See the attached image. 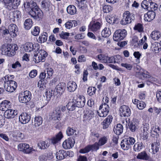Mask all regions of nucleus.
I'll return each mask as SVG.
<instances>
[{"mask_svg": "<svg viewBox=\"0 0 161 161\" xmlns=\"http://www.w3.org/2000/svg\"><path fill=\"white\" fill-rule=\"evenodd\" d=\"M50 6V3L46 0H43L42 2L41 7L44 9H48Z\"/></svg>", "mask_w": 161, "mask_h": 161, "instance_id": "obj_53", "label": "nucleus"}, {"mask_svg": "<svg viewBox=\"0 0 161 161\" xmlns=\"http://www.w3.org/2000/svg\"><path fill=\"white\" fill-rule=\"evenodd\" d=\"M91 150L90 145H89L83 149H81L80 151V152L82 153H88Z\"/></svg>", "mask_w": 161, "mask_h": 161, "instance_id": "obj_60", "label": "nucleus"}, {"mask_svg": "<svg viewBox=\"0 0 161 161\" xmlns=\"http://www.w3.org/2000/svg\"><path fill=\"white\" fill-rule=\"evenodd\" d=\"M63 137L62 132L60 131L55 136L51 139L50 141L53 144H56L61 140Z\"/></svg>", "mask_w": 161, "mask_h": 161, "instance_id": "obj_21", "label": "nucleus"}, {"mask_svg": "<svg viewBox=\"0 0 161 161\" xmlns=\"http://www.w3.org/2000/svg\"><path fill=\"white\" fill-rule=\"evenodd\" d=\"M33 44L31 42H28L26 43L24 45V48L25 50L27 52H30L32 50Z\"/></svg>", "mask_w": 161, "mask_h": 161, "instance_id": "obj_43", "label": "nucleus"}, {"mask_svg": "<svg viewBox=\"0 0 161 161\" xmlns=\"http://www.w3.org/2000/svg\"><path fill=\"white\" fill-rule=\"evenodd\" d=\"M161 36L160 32L158 31H154L152 32L150 37L152 39L154 40H158Z\"/></svg>", "mask_w": 161, "mask_h": 161, "instance_id": "obj_33", "label": "nucleus"}, {"mask_svg": "<svg viewBox=\"0 0 161 161\" xmlns=\"http://www.w3.org/2000/svg\"><path fill=\"white\" fill-rule=\"evenodd\" d=\"M155 15V13L154 11H149L144 14V20L147 21H151L154 19Z\"/></svg>", "mask_w": 161, "mask_h": 161, "instance_id": "obj_19", "label": "nucleus"}, {"mask_svg": "<svg viewBox=\"0 0 161 161\" xmlns=\"http://www.w3.org/2000/svg\"><path fill=\"white\" fill-rule=\"evenodd\" d=\"M49 119L54 120H59L60 119V114L56 112H53L50 115Z\"/></svg>", "mask_w": 161, "mask_h": 161, "instance_id": "obj_36", "label": "nucleus"}, {"mask_svg": "<svg viewBox=\"0 0 161 161\" xmlns=\"http://www.w3.org/2000/svg\"><path fill=\"white\" fill-rule=\"evenodd\" d=\"M17 114V111L15 110L8 109L5 111L4 114L5 117L7 119L14 118Z\"/></svg>", "mask_w": 161, "mask_h": 161, "instance_id": "obj_22", "label": "nucleus"}, {"mask_svg": "<svg viewBox=\"0 0 161 161\" xmlns=\"http://www.w3.org/2000/svg\"><path fill=\"white\" fill-rule=\"evenodd\" d=\"M102 23L98 21L91 22L89 25V30L92 32H96L99 30L102 25Z\"/></svg>", "mask_w": 161, "mask_h": 161, "instance_id": "obj_12", "label": "nucleus"}, {"mask_svg": "<svg viewBox=\"0 0 161 161\" xmlns=\"http://www.w3.org/2000/svg\"><path fill=\"white\" fill-rule=\"evenodd\" d=\"M49 145L47 142L45 141L40 142L38 144V146L41 149H44L48 147Z\"/></svg>", "mask_w": 161, "mask_h": 161, "instance_id": "obj_40", "label": "nucleus"}, {"mask_svg": "<svg viewBox=\"0 0 161 161\" xmlns=\"http://www.w3.org/2000/svg\"><path fill=\"white\" fill-rule=\"evenodd\" d=\"M121 146L122 148L124 150H127L131 147V146H130L125 139L122 141Z\"/></svg>", "mask_w": 161, "mask_h": 161, "instance_id": "obj_39", "label": "nucleus"}, {"mask_svg": "<svg viewBox=\"0 0 161 161\" xmlns=\"http://www.w3.org/2000/svg\"><path fill=\"white\" fill-rule=\"evenodd\" d=\"M66 87L65 84L64 82L58 84L56 87V92L61 95L64 91Z\"/></svg>", "mask_w": 161, "mask_h": 161, "instance_id": "obj_24", "label": "nucleus"}, {"mask_svg": "<svg viewBox=\"0 0 161 161\" xmlns=\"http://www.w3.org/2000/svg\"><path fill=\"white\" fill-rule=\"evenodd\" d=\"M77 85L75 82L69 81L67 84V88L70 92L74 91L77 88Z\"/></svg>", "mask_w": 161, "mask_h": 161, "instance_id": "obj_28", "label": "nucleus"}, {"mask_svg": "<svg viewBox=\"0 0 161 161\" xmlns=\"http://www.w3.org/2000/svg\"><path fill=\"white\" fill-rule=\"evenodd\" d=\"M144 147L143 143L137 142L133 146V150L135 152H139Z\"/></svg>", "mask_w": 161, "mask_h": 161, "instance_id": "obj_29", "label": "nucleus"}, {"mask_svg": "<svg viewBox=\"0 0 161 161\" xmlns=\"http://www.w3.org/2000/svg\"><path fill=\"white\" fill-rule=\"evenodd\" d=\"M125 139L126 140L130 146L133 145L136 141L135 138L133 137H129Z\"/></svg>", "mask_w": 161, "mask_h": 161, "instance_id": "obj_55", "label": "nucleus"}, {"mask_svg": "<svg viewBox=\"0 0 161 161\" xmlns=\"http://www.w3.org/2000/svg\"><path fill=\"white\" fill-rule=\"evenodd\" d=\"M14 78L13 75H8L5 76L4 79V86L5 90L9 92H13L17 86L16 82L11 79Z\"/></svg>", "mask_w": 161, "mask_h": 161, "instance_id": "obj_2", "label": "nucleus"}, {"mask_svg": "<svg viewBox=\"0 0 161 161\" xmlns=\"http://www.w3.org/2000/svg\"><path fill=\"white\" fill-rule=\"evenodd\" d=\"M91 150L90 145H89L83 149H81L80 151V152L82 153H88Z\"/></svg>", "mask_w": 161, "mask_h": 161, "instance_id": "obj_59", "label": "nucleus"}, {"mask_svg": "<svg viewBox=\"0 0 161 161\" xmlns=\"http://www.w3.org/2000/svg\"><path fill=\"white\" fill-rule=\"evenodd\" d=\"M77 25V22L75 20L69 21L65 24V27L67 29H70L73 26L75 27Z\"/></svg>", "mask_w": 161, "mask_h": 161, "instance_id": "obj_34", "label": "nucleus"}, {"mask_svg": "<svg viewBox=\"0 0 161 161\" xmlns=\"http://www.w3.org/2000/svg\"><path fill=\"white\" fill-rule=\"evenodd\" d=\"M103 9L104 13H108L112 11L113 9V8L110 6L108 5H103Z\"/></svg>", "mask_w": 161, "mask_h": 161, "instance_id": "obj_47", "label": "nucleus"}, {"mask_svg": "<svg viewBox=\"0 0 161 161\" xmlns=\"http://www.w3.org/2000/svg\"><path fill=\"white\" fill-rule=\"evenodd\" d=\"M11 103L10 101L4 100L0 104V110L6 111L11 108Z\"/></svg>", "mask_w": 161, "mask_h": 161, "instance_id": "obj_17", "label": "nucleus"}, {"mask_svg": "<svg viewBox=\"0 0 161 161\" xmlns=\"http://www.w3.org/2000/svg\"><path fill=\"white\" fill-rule=\"evenodd\" d=\"M59 35L61 38L64 39H67L68 37L69 36V33L68 32H64V31H62Z\"/></svg>", "mask_w": 161, "mask_h": 161, "instance_id": "obj_62", "label": "nucleus"}, {"mask_svg": "<svg viewBox=\"0 0 161 161\" xmlns=\"http://www.w3.org/2000/svg\"><path fill=\"white\" fill-rule=\"evenodd\" d=\"M18 148L19 151L26 154H29L33 151H35V150L30 147L29 145L26 143H20L18 146Z\"/></svg>", "mask_w": 161, "mask_h": 161, "instance_id": "obj_10", "label": "nucleus"}, {"mask_svg": "<svg viewBox=\"0 0 161 161\" xmlns=\"http://www.w3.org/2000/svg\"><path fill=\"white\" fill-rule=\"evenodd\" d=\"M30 116L26 113H22L19 117V121L23 124L28 123L30 121Z\"/></svg>", "mask_w": 161, "mask_h": 161, "instance_id": "obj_15", "label": "nucleus"}, {"mask_svg": "<svg viewBox=\"0 0 161 161\" xmlns=\"http://www.w3.org/2000/svg\"><path fill=\"white\" fill-rule=\"evenodd\" d=\"M113 119L112 116L109 115L103 120L102 123L103 129H105L108 127L112 121Z\"/></svg>", "mask_w": 161, "mask_h": 161, "instance_id": "obj_23", "label": "nucleus"}, {"mask_svg": "<svg viewBox=\"0 0 161 161\" xmlns=\"http://www.w3.org/2000/svg\"><path fill=\"white\" fill-rule=\"evenodd\" d=\"M151 149L153 150V154H155L159 150L160 147V143L159 142L156 141L153 143L151 145Z\"/></svg>", "mask_w": 161, "mask_h": 161, "instance_id": "obj_32", "label": "nucleus"}, {"mask_svg": "<svg viewBox=\"0 0 161 161\" xmlns=\"http://www.w3.org/2000/svg\"><path fill=\"white\" fill-rule=\"evenodd\" d=\"M67 156L66 152L64 150H59L56 153V158L58 159H63Z\"/></svg>", "mask_w": 161, "mask_h": 161, "instance_id": "obj_25", "label": "nucleus"}, {"mask_svg": "<svg viewBox=\"0 0 161 161\" xmlns=\"http://www.w3.org/2000/svg\"><path fill=\"white\" fill-rule=\"evenodd\" d=\"M158 5L156 3L152 1L150 4V8H148L149 11H154L157 10Z\"/></svg>", "mask_w": 161, "mask_h": 161, "instance_id": "obj_49", "label": "nucleus"}, {"mask_svg": "<svg viewBox=\"0 0 161 161\" xmlns=\"http://www.w3.org/2000/svg\"><path fill=\"white\" fill-rule=\"evenodd\" d=\"M137 106L139 109L142 110L145 107L146 104L144 102L140 101L138 102Z\"/></svg>", "mask_w": 161, "mask_h": 161, "instance_id": "obj_58", "label": "nucleus"}, {"mask_svg": "<svg viewBox=\"0 0 161 161\" xmlns=\"http://www.w3.org/2000/svg\"><path fill=\"white\" fill-rule=\"evenodd\" d=\"M85 98L83 96H80L76 100L75 103L76 106L78 108L84 107L85 103Z\"/></svg>", "mask_w": 161, "mask_h": 161, "instance_id": "obj_20", "label": "nucleus"}, {"mask_svg": "<svg viewBox=\"0 0 161 161\" xmlns=\"http://www.w3.org/2000/svg\"><path fill=\"white\" fill-rule=\"evenodd\" d=\"M120 114L122 117H129L131 114V110L129 107L125 105L121 106L119 108Z\"/></svg>", "mask_w": 161, "mask_h": 161, "instance_id": "obj_11", "label": "nucleus"}, {"mask_svg": "<svg viewBox=\"0 0 161 161\" xmlns=\"http://www.w3.org/2000/svg\"><path fill=\"white\" fill-rule=\"evenodd\" d=\"M152 1V0H144L141 3L142 7L144 9L147 8V7L149 5L150 3H151Z\"/></svg>", "mask_w": 161, "mask_h": 161, "instance_id": "obj_48", "label": "nucleus"}, {"mask_svg": "<svg viewBox=\"0 0 161 161\" xmlns=\"http://www.w3.org/2000/svg\"><path fill=\"white\" fill-rule=\"evenodd\" d=\"M32 21L31 19H26L24 23L25 28L27 30L30 29L32 25Z\"/></svg>", "mask_w": 161, "mask_h": 161, "instance_id": "obj_37", "label": "nucleus"}, {"mask_svg": "<svg viewBox=\"0 0 161 161\" xmlns=\"http://www.w3.org/2000/svg\"><path fill=\"white\" fill-rule=\"evenodd\" d=\"M91 150H97L99 148V146H100L98 143L95 142L92 145H89Z\"/></svg>", "mask_w": 161, "mask_h": 161, "instance_id": "obj_61", "label": "nucleus"}, {"mask_svg": "<svg viewBox=\"0 0 161 161\" xmlns=\"http://www.w3.org/2000/svg\"><path fill=\"white\" fill-rule=\"evenodd\" d=\"M107 137L103 136L99 139L98 143L100 146H102L105 144L107 142Z\"/></svg>", "mask_w": 161, "mask_h": 161, "instance_id": "obj_52", "label": "nucleus"}, {"mask_svg": "<svg viewBox=\"0 0 161 161\" xmlns=\"http://www.w3.org/2000/svg\"><path fill=\"white\" fill-rule=\"evenodd\" d=\"M46 74H47V78H49L52 76L53 73V70L52 68H48L46 69Z\"/></svg>", "mask_w": 161, "mask_h": 161, "instance_id": "obj_57", "label": "nucleus"}, {"mask_svg": "<svg viewBox=\"0 0 161 161\" xmlns=\"http://www.w3.org/2000/svg\"><path fill=\"white\" fill-rule=\"evenodd\" d=\"M123 17V18L120 21V23L124 25L130 24L135 19L134 14L130 13L128 11L124 13Z\"/></svg>", "mask_w": 161, "mask_h": 161, "instance_id": "obj_4", "label": "nucleus"}, {"mask_svg": "<svg viewBox=\"0 0 161 161\" xmlns=\"http://www.w3.org/2000/svg\"><path fill=\"white\" fill-rule=\"evenodd\" d=\"M136 158L144 160H148L150 158V154L144 151L138 153Z\"/></svg>", "mask_w": 161, "mask_h": 161, "instance_id": "obj_18", "label": "nucleus"}, {"mask_svg": "<svg viewBox=\"0 0 161 161\" xmlns=\"http://www.w3.org/2000/svg\"><path fill=\"white\" fill-rule=\"evenodd\" d=\"M96 91V89L95 87H90L88 89L87 92L88 94L91 96L95 94Z\"/></svg>", "mask_w": 161, "mask_h": 161, "instance_id": "obj_50", "label": "nucleus"}, {"mask_svg": "<svg viewBox=\"0 0 161 161\" xmlns=\"http://www.w3.org/2000/svg\"><path fill=\"white\" fill-rule=\"evenodd\" d=\"M75 143V140L73 138H69L63 142L62 146L64 149H69L74 146Z\"/></svg>", "mask_w": 161, "mask_h": 161, "instance_id": "obj_14", "label": "nucleus"}, {"mask_svg": "<svg viewBox=\"0 0 161 161\" xmlns=\"http://www.w3.org/2000/svg\"><path fill=\"white\" fill-rule=\"evenodd\" d=\"M76 107H77L76 106V104L75 102L74 103H72L69 102L66 105V107L68 109L71 111L75 110Z\"/></svg>", "mask_w": 161, "mask_h": 161, "instance_id": "obj_46", "label": "nucleus"}, {"mask_svg": "<svg viewBox=\"0 0 161 161\" xmlns=\"http://www.w3.org/2000/svg\"><path fill=\"white\" fill-rule=\"evenodd\" d=\"M134 29L139 32H143V25L140 23H138L134 27Z\"/></svg>", "mask_w": 161, "mask_h": 161, "instance_id": "obj_45", "label": "nucleus"}, {"mask_svg": "<svg viewBox=\"0 0 161 161\" xmlns=\"http://www.w3.org/2000/svg\"><path fill=\"white\" fill-rule=\"evenodd\" d=\"M10 31V35L12 37H16L19 33L18 28L16 25L12 24L8 27Z\"/></svg>", "mask_w": 161, "mask_h": 161, "instance_id": "obj_13", "label": "nucleus"}, {"mask_svg": "<svg viewBox=\"0 0 161 161\" xmlns=\"http://www.w3.org/2000/svg\"><path fill=\"white\" fill-rule=\"evenodd\" d=\"M20 12L19 11L16 10L11 13V15L14 19H18L20 15Z\"/></svg>", "mask_w": 161, "mask_h": 161, "instance_id": "obj_54", "label": "nucleus"}, {"mask_svg": "<svg viewBox=\"0 0 161 161\" xmlns=\"http://www.w3.org/2000/svg\"><path fill=\"white\" fill-rule=\"evenodd\" d=\"M5 7L9 10L16 8L20 4V0H3Z\"/></svg>", "mask_w": 161, "mask_h": 161, "instance_id": "obj_5", "label": "nucleus"}, {"mask_svg": "<svg viewBox=\"0 0 161 161\" xmlns=\"http://www.w3.org/2000/svg\"><path fill=\"white\" fill-rule=\"evenodd\" d=\"M127 33L125 29L117 30L114 34L113 39L116 41L122 40L125 37Z\"/></svg>", "mask_w": 161, "mask_h": 161, "instance_id": "obj_9", "label": "nucleus"}, {"mask_svg": "<svg viewBox=\"0 0 161 161\" xmlns=\"http://www.w3.org/2000/svg\"><path fill=\"white\" fill-rule=\"evenodd\" d=\"M31 98V92L26 91L19 94V102L22 103H26L30 101Z\"/></svg>", "mask_w": 161, "mask_h": 161, "instance_id": "obj_6", "label": "nucleus"}, {"mask_svg": "<svg viewBox=\"0 0 161 161\" xmlns=\"http://www.w3.org/2000/svg\"><path fill=\"white\" fill-rule=\"evenodd\" d=\"M47 53L44 50H40L36 55H35L34 60L35 62L38 63L41 61L43 62L45 60V58L47 56Z\"/></svg>", "mask_w": 161, "mask_h": 161, "instance_id": "obj_7", "label": "nucleus"}, {"mask_svg": "<svg viewBox=\"0 0 161 161\" xmlns=\"http://www.w3.org/2000/svg\"><path fill=\"white\" fill-rule=\"evenodd\" d=\"M99 134L95 130H91V133L90 136L91 137H95L97 138L99 137Z\"/></svg>", "mask_w": 161, "mask_h": 161, "instance_id": "obj_63", "label": "nucleus"}, {"mask_svg": "<svg viewBox=\"0 0 161 161\" xmlns=\"http://www.w3.org/2000/svg\"><path fill=\"white\" fill-rule=\"evenodd\" d=\"M40 31V28L38 26H35L31 31L32 34L34 36L38 35Z\"/></svg>", "mask_w": 161, "mask_h": 161, "instance_id": "obj_56", "label": "nucleus"}, {"mask_svg": "<svg viewBox=\"0 0 161 161\" xmlns=\"http://www.w3.org/2000/svg\"><path fill=\"white\" fill-rule=\"evenodd\" d=\"M76 131V130L70 127H68L66 130V133L68 136H70L74 134Z\"/></svg>", "mask_w": 161, "mask_h": 161, "instance_id": "obj_51", "label": "nucleus"}, {"mask_svg": "<svg viewBox=\"0 0 161 161\" xmlns=\"http://www.w3.org/2000/svg\"><path fill=\"white\" fill-rule=\"evenodd\" d=\"M33 6L34 7L32 8V9L29 11V14L35 19L42 18L43 15L42 10L38 8L36 3H33Z\"/></svg>", "mask_w": 161, "mask_h": 161, "instance_id": "obj_3", "label": "nucleus"}, {"mask_svg": "<svg viewBox=\"0 0 161 161\" xmlns=\"http://www.w3.org/2000/svg\"><path fill=\"white\" fill-rule=\"evenodd\" d=\"M129 128L132 132H135L137 129L136 126L135 125V124L131 122L130 123L129 125Z\"/></svg>", "mask_w": 161, "mask_h": 161, "instance_id": "obj_64", "label": "nucleus"}, {"mask_svg": "<svg viewBox=\"0 0 161 161\" xmlns=\"http://www.w3.org/2000/svg\"><path fill=\"white\" fill-rule=\"evenodd\" d=\"M111 34V32L108 28H105L102 31L101 35L104 37H108Z\"/></svg>", "mask_w": 161, "mask_h": 161, "instance_id": "obj_42", "label": "nucleus"}, {"mask_svg": "<svg viewBox=\"0 0 161 161\" xmlns=\"http://www.w3.org/2000/svg\"><path fill=\"white\" fill-rule=\"evenodd\" d=\"M160 130V129L158 127L156 128V126H153L152 128V130L151 131V133L153 137L155 136L156 138H157L159 136L158 132Z\"/></svg>", "mask_w": 161, "mask_h": 161, "instance_id": "obj_35", "label": "nucleus"}, {"mask_svg": "<svg viewBox=\"0 0 161 161\" xmlns=\"http://www.w3.org/2000/svg\"><path fill=\"white\" fill-rule=\"evenodd\" d=\"M48 36L47 33L46 32H43L40 36L39 37V42L42 43L46 41Z\"/></svg>", "mask_w": 161, "mask_h": 161, "instance_id": "obj_41", "label": "nucleus"}, {"mask_svg": "<svg viewBox=\"0 0 161 161\" xmlns=\"http://www.w3.org/2000/svg\"><path fill=\"white\" fill-rule=\"evenodd\" d=\"M42 117L39 116L35 117L34 121H32V124H33V125L35 127L39 126L42 124Z\"/></svg>", "mask_w": 161, "mask_h": 161, "instance_id": "obj_30", "label": "nucleus"}, {"mask_svg": "<svg viewBox=\"0 0 161 161\" xmlns=\"http://www.w3.org/2000/svg\"><path fill=\"white\" fill-rule=\"evenodd\" d=\"M85 0H76L75 3L80 9H82L84 7Z\"/></svg>", "mask_w": 161, "mask_h": 161, "instance_id": "obj_44", "label": "nucleus"}, {"mask_svg": "<svg viewBox=\"0 0 161 161\" xmlns=\"http://www.w3.org/2000/svg\"><path fill=\"white\" fill-rule=\"evenodd\" d=\"M53 95V92L52 90H48L45 93V96H44L45 99V104L47 105L50 101L52 95Z\"/></svg>", "mask_w": 161, "mask_h": 161, "instance_id": "obj_27", "label": "nucleus"}, {"mask_svg": "<svg viewBox=\"0 0 161 161\" xmlns=\"http://www.w3.org/2000/svg\"><path fill=\"white\" fill-rule=\"evenodd\" d=\"M16 44H10L2 45L0 50L3 55H6L9 57L14 56L16 54V51L18 49Z\"/></svg>", "mask_w": 161, "mask_h": 161, "instance_id": "obj_1", "label": "nucleus"}, {"mask_svg": "<svg viewBox=\"0 0 161 161\" xmlns=\"http://www.w3.org/2000/svg\"><path fill=\"white\" fill-rule=\"evenodd\" d=\"M67 11L68 13L71 15L75 14L76 12L75 7L73 5H70L67 8Z\"/></svg>", "mask_w": 161, "mask_h": 161, "instance_id": "obj_38", "label": "nucleus"}, {"mask_svg": "<svg viewBox=\"0 0 161 161\" xmlns=\"http://www.w3.org/2000/svg\"><path fill=\"white\" fill-rule=\"evenodd\" d=\"M110 108L108 105L104 103L100 105L97 114L100 117L106 116L109 112Z\"/></svg>", "mask_w": 161, "mask_h": 161, "instance_id": "obj_8", "label": "nucleus"}, {"mask_svg": "<svg viewBox=\"0 0 161 161\" xmlns=\"http://www.w3.org/2000/svg\"><path fill=\"white\" fill-rule=\"evenodd\" d=\"M149 128V125L148 124L145 123L142 124L141 128V130L143 135L146 137V136L148 134L149 131L148 130Z\"/></svg>", "mask_w": 161, "mask_h": 161, "instance_id": "obj_26", "label": "nucleus"}, {"mask_svg": "<svg viewBox=\"0 0 161 161\" xmlns=\"http://www.w3.org/2000/svg\"><path fill=\"white\" fill-rule=\"evenodd\" d=\"M123 126L121 124H118L116 127H114V131L117 135H120L123 131Z\"/></svg>", "mask_w": 161, "mask_h": 161, "instance_id": "obj_31", "label": "nucleus"}, {"mask_svg": "<svg viewBox=\"0 0 161 161\" xmlns=\"http://www.w3.org/2000/svg\"><path fill=\"white\" fill-rule=\"evenodd\" d=\"M94 112L91 110L86 111L83 116V121L86 122H88L94 117Z\"/></svg>", "mask_w": 161, "mask_h": 161, "instance_id": "obj_16", "label": "nucleus"}]
</instances>
